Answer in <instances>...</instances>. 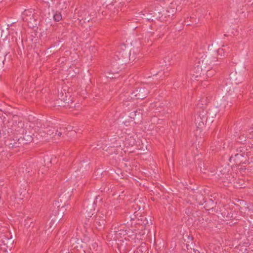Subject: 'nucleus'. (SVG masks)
Instances as JSON below:
<instances>
[{"label": "nucleus", "mask_w": 253, "mask_h": 253, "mask_svg": "<svg viewBox=\"0 0 253 253\" xmlns=\"http://www.w3.org/2000/svg\"><path fill=\"white\" fill-rule=\"evenodd\" d=\"M63 197L62 195H60L57 200L56 201L53 206L50 208V218L51 219L50 228L53 229L57 225V223L63 217L65 211H66L65 206V204L61 205L59 204L60 202H62Z\"/></svg>", "instance_id": "obj_1"}, {"label": "nucleus", "mask_w": 253, "mask_h": 253, "mask_svg": "<svg viewBox=\"0 0 253 253\" xmlns=\"http://www.w3.org/2000/svg\"><path fill=\"white\" fill-rule=\"evenodd\" d=\"M209 110L206 108L197 106L195 124L198 128H202L204 126L209 127Z\"/></svg>", "instance_id": "obj_2"}, {"label": "nucleus", "mask_w": 253, "mask_h": 253, "mask_svg": "<svg viewBox=\"0 0 253 253\" xmlns=\"http://www.w3.org/2000/svg\"><path fill=\"white\" fill-rule=\"evenodd\" d=\"M129 23H128V26L135 31L136 34L138 37L141 36V37H139V39L148 37V42H149V40L152 42L154 39L161 36L160 34L161 31H159L158 29L156 30V33L155 34L154 32L146 31L145 29L143 30V28H140L138 26L129 25Z\"/></svg>", "instance_id": "obj_3"}, {"label": "nucleus", "mask_w": 253, "mask_h": 253, "mask_svg": "<svg viewBox=\"0 0 253 253\" xmlns=\"http://www.w3.org/2000/svg\"><path fill=\"white\" fill-rule=\"evenodd\" d=\"M224 48H218L216 46V44H211L209 45L207 51V56L204 57L203 59H202V62L204 61L205 62V60L207 59V58L209 57L211 54H212V59L211 61L214 60L215 59H218V56H222V54L223 56L225 55V52L227 51L229 47L228 44L225 45H223Z\"/></svg>", "instance_id": "obj_4"}, {"label": "nucleus", "mask_w": 253, "mask_h": 253, "mask_svg": "<svg viewBox=\"0 0 253 253\" xmlns=\"http://www.w3.org/2000/svg\"><path fill=\"white\" fill-rule=\"evenodd\" d=\"M129 232V231L127 230V227L125 224L117 223L112 224L110 228L109 234H112V233H114L115 235L114 237V240H116L127 235Z\"/></svg>", "instance_id": "obj_5"}, {"label": "nucleus", "mask_w": 253, "mask_h": 253, "mask_svg": "<svg viewBox=\"0 0 253 253\" xmlns=\"http://www.w3.org/2000/svg\"><path fill=\"white\" fill-rule=\"evenodd\" d=\"M199 204L202 205L204 204V208L207 211H209V213L212 214H216L220 207L217 206V202H214L210 198H203V202H199Z\"/></svg>", "instance_id": "obj_6"}, {"label": "nucleus", "mask_w": 253, "mask_h": 253, "mask_svg": "<svg viewBox=\"0 0 253 253\" xmlns=\"http://www.w3.org/2000/svg\"><path fill=\"white\" fill-rule=\"evenodd\" d=\"M24 21L27 22L28 25L31 28H34L37 25V20L34 15V9H26L24 11L22 16Z\"/></svg>", "instance_id": "obj_7"}, {"label": "nucleus", "mask_w": 253, "mask_h": 253, "mask_svg": "<svg viewBox=\"0 0 253 253\" xmlns=\"http://www.w3.org/2000/svg\"><path fill=\"white\" fill-rule=\"evenodd\" d=\"M246 73V67L245 65H241L237 68L235 71L231 72L229 77L231 79L235 81V84H238L242 82V79L244 78Z\"/></svg>", "instance_id": "obj_8"}, {"label": "nucleus", "mask_w": 253, "mask_h": 253, "mask_svg": "<svg viewBox=\"0 0 253 253\" xmlns=\"http://www.w3.org/2000/svg\"><path fill=\"white\" fill-rule=\"evenodd\" d=\"M106 216L103 214H96L92 219L93 220V225L99 231H103L106 225Z\"/></svg>", "instance_id": "obj_9"}, {"label": "nucleus", "mask_w": 253, "mask_h": 253, "mask_svg": "<svg viewBox=\"0 0 253 253\" xmlns=\"http://www.w3.org/2000/svg\"><path fill=\"white\" fill-rule=\"evenodd\" d=\"M207 51L203 55L202 57L199 58L197 64H198V70L199 69H201L203 68H206V66H210L211 65H214L215 63L217 61V59H215L214 60L211 61L212 59V54H211L210 56L207 58V59L205 60V62L204 61L203 62H202V59L204 58V57L207 56Z\"/></svg>", "instance_id": "obj_10"}, {"label": "nucleus", "mask_w": 253, "mask_h": 253, "mask_svg": "<svg viewBox=\"0 0 253 253\" xmlns=\"http://www.w3.org/2000/svg\"><path fill=\"white\" fill-rule=\"evenodd\" d=\"M130 56V52L128 49H121L117 52L116 55V58L118 59L119 61V64H126ZM116 63H118L116 62Z\"/></svg>", "instance_id": "obj_11"}, {"label": "nucleus", "mask_w": 253, "mask_h": 253, "mask_svg": "<svg viewBox=\"0 0 253 253\" xmlns=\"http://www.w3.org/2000/svg\"><path fill=\"white\" fill-rule=\"evenodd\" d=\"M159 11L160 10L158 9L157 4H156L152 10L149 11L147 15L145 16V14H143V16H145L144 18L148 21L153 22L155 21V20L160 21V18L162 17V16L159 15Z\"/></svg>", "instance_id": "obj_12"}, {"label": "nucleus", "mask_w": 253, "mask_h": 253, "mask_svg": "<svg viewBox=\"0 0 253 253\" xmlns=\"http://www.w3.org/2000/svg\"><path fill=\"white\" fill-rule=\"evenodd\" d=\"M149 93V91L146 87L141 86L136 88L132 91L131 94L137 99H143L148 96Z\"/></svg>", "instance_id": "obj_13"}, {"label": "nucleus", "mask_w": 253, "mask_h": 253, "mask_svg": "<svg viewBox=\"0 0 253 253\" xmlns=\"http://www.w3.org/2000/svg\"><path fill=\"white\" fill-rule=\"evenodd\" d=\"M250 155H241V154L237 155L232 154V156L230 157V161H233L234 162L236 165H240L241 164H246L247 161L249 163L250 161L249 159Z\"/></svg>", "instance_id": "obj_14"}, {"label": "nucleus", "mask_w": 253, "mask_h": 253, "mask_svg": "<svg viewBox=\"0 0 253 253\" xmlns=\"http://www.w3.org/2000/svg\"><path fill=\"white\" fill-rule=\"evenodd\" d=\"M236 85L235 84V81L233 79H231L230 77L228 79H226L223 81V84H222V90H224V92L230 93V92H232L234 89V85Z\"/></svg>", "instance_id": "obj_15"}, {"label": "nucleus", "mask_w": 253, "mask_h": 253, "mask_svg": "<svg viewBox=\"0 0 253 253\" xmlns=\"http://www.w3.org/2000/svg\"><path fill=\"white\" fill-rule=\"evenodd\" d=\"M136 224L144 225L145 227L152 225V221L151 217L146 215H140L136 217Z\"/></svg>", "instance_id": "obj_16"}, {"label": "nucleus", "mask_w": 253, "mask_h": 253, "mask_svg": "<svg viewBox=\"0 0 253 253\" xmlns=\"http://www.w3.org/2000/svg\"><path fill=\"white\" fill-rule=\"evenodd\" d=\"M0 241L2 242V244L0 245L1 249H3L5 252L11 250L14 243V241L11 238L3 236Z\"/></svg>", "instance_id": "obj_17"}, {"label": "nucleus", "mask_w": 253, "mask_h": 253, "mask_svg": "<svg viewBox=\"0 0 253 253\" xmlns=\"http://www.w3.org/2000/svg\"><path fill=\"white\" fill-rule=\"evenodd\" d=\"M5 145L9 148H16L21 147V142L19 141V138L14 137V138L11 137L7 138L5 140Z\"/></svg>", "instance_id": "obj_18"}, {"label": "nucleus", "mask_w": 253, "mask_h": 253, "mask_svg": "<svg viewBox=\"0 0 253 253\" xmlns=\"http://www.w3.org/2000/svg\"><path fill=\"white\" fill-rule=\"evenodd\" d=\"M216 215L218 217L230 218L233 217V213L231 212L230 209L227 210L224 206H220Z\"/></svg>", "instance_id": "obj_19"}, {"label": "nucleus", "mask_w": 253, "mask_h": 253, "mask_svg": "<svg viewBox=\"0 0 253 253\" xmlns=\"http://www.w3.org/2000/svg\"><path fill=\"white\" fill-rule=\"evenodd\" d=\"M211 68L210 66H206V68H203V69H198V64L196 67H194V69L197 72V74H199L201 75L202 74L204 75V73H206V76L208 77H211L213 76L215 73V70H212V69H210Z\"/></svg>", "instance_id": "obj_20"}, {"label": "nucleus", "mask_w": 253, "mask_h": 253, "mask_svg": "<svg viewBox=\"0 0 253 253\" xmlns=\"http://www.w3.org/2000/svg\"><path fill=\"white\" fill-rule=\"evenodd\" d=\"M130 117L133 119L135 124H140L142 121V112L140 109L130 113Z\"/></svg>", "instance_id": "obj_21"}, {"label": "nucleus", "mask_w": 253, "mask_h": 253, "mask_svg": "<svg viewBox=\"0 0 253 253\" xmlns=\"http://www.w3.org/2000/svg\"><path fill=\"white\" fill-rule=\"evenodd\" d=\"M22 135V136L19 137V141H20V142H21L22 147L34 140V137L29 134H27L26 130L24 132V134Z\"/></svg>", "instance_id": "obj_22"}, {"label": "nucleus", "mask_w": 253, "mask_h": 253, "mask_svg": "<svg viewBox=\"0 0 253 253\" xmlns=\"http://www.w3.org/2000/svg\"><path fill=\"white\" fill-rule=\"evenodd\" d=\"M88 165H89V163H88V160L87 159H86L85 160H83V161H82L80 163L78 169L75 171V172L77 174L76 176H78L79 175V173H78L79 172H84V171H86L87 170V168H88Z\"/></svg>", "instance_id": "obj_23"}, {"label": "nucleus", "mask_w": 253, "mask_h": 253, "mask_svg": "<svg viewBox=\"0 0 253 253\" xmlns=\"http://www.w3.org/2000/svg\"><path fill=\"white\" fill-rule=\"evenodd\" d=\"M71 243L74 249L84 248V244L83 243L82 238L79 239L77 237H72Z\"/></svg>", "instance_id": "obj_24"}, {"label": "nucleus", "mask_w": 253, "mask_h": 253, "mask_svg": "<svg viewBox=\"0 0 253 253\" xmlns=\"http://www.w3.org/2000/svg\"><path fill=\"white\" fill-rule=\"evenodd\" d=\"M185 237L187 238V239H184V242H186V243L185 244L183 243V244L185 245L187 250H192L196 246L195 244L193 242L194 239L193 236L186 234Z\"/></svg>", "instance_id": "obj_25"}, {"label": "nucleus", "mask_w": 253, "mask_h": 253, "mask_svg": "<svg viewBox=\"0 0 253 253\" xmlns=\"http://www.w3.org/2000/svg\"><path fill=\"white\" fill-rule=\"evenodd\" d=\"M84 206L86 210H88V211H95L96 206L95 203H92V199L89 198L86 199L84 203Z\"/></svg>", "instance_id": "obj_26"}, {"label": "nucleus", "mask_w": 253, "mask_h": 253, "mask_svg": "<svg viewBox=\"0 0 253 253\" xmlns=\"http://www.w3.org/2000/svg\"><path fill=\"white\" fill-rule=\"evenodd\" d=\"M8 37H10L8 28L1 30L0 32V43H1L2 42H7Z\"/></svg>", "instance_id": "obj_27"}, {"label": "nucleus", "mask_w": 253, "mask_h": 253, "mask_svg": "<svg viewBox=\"0 0 253 253\" xmlns=\"http://www.w3.org/2000/svg\"><path fill=\"white\" fill-rule=\"evenodd\" d=\"M175 12V8L168 7L165 8V15L166 16L167 21H169L171 19V18L173 16Z\"/></svg>", "instance_id": "obj_28"}, {"label": "nucleus", "mask_w": 253, "mask_h": 253, "mask_svg": "<svg viewBox=\"0 0 253 253\" xmlns=\"http://www.w3.org/2000/svg\"><path fill=\"white\" fill-rule=\"evenodd\" d=\"M234 154H236V155L241 154V155H246L251 156V153L248 152V149L246 146H241L237 149Z\"/></svg>", "instance_id": "obj_29"}, {"label": "nucleus", "mask_w": 253, "mask_h": 253, "mask_svg": "<svg viewBox=\"0 0 253 253\" xmlns=\"http://www.w3.org/2000/svg\"><path fill=\"white\" fill-rule=\"evenodd\" d=\"M24 124L22 122H19L16 125L14 126L15 130L21 134H24L26 131L24 128Z\"/></svg>", "instance_id": "obj_30"}, {"label": "nucleus", "mask_w": 253, "mask_h": 253, "mask_svg": "<svg viewBox=\"0 0 253 253\" xmlns=\"http://www.w3.org/2000/svg\"><path fill=\"white\" fill-rule=\"evenodd\" d=\"M158 9H159L160 11H159V15L162 16V17L160 18V21H167L166 16L165 15V8L162 7L159 4H157Z\"/></svg>", "instance_id": "obj_31"}, {"label": "nucleus", "mask_w": 253, "mask_h": 253, "mask_svg": "<svg viewBox=\"0 0 253 253\" xmlns=\"http://www.w3.org/2000/svg\"><path fill=\"white\" fill-rule=\"evenodd\" d=\"M209 111H211L210 112L209 111L208 113V116H209V124L210 126L211 123H212L213 121V119L215 117L216 114L219 111L217 109L212 110L211 111V110H209Z\"/></svg>", "instance_id": "obj_32"}, {"label": "nucleus", "mask_w": 253, "mask_h": 253, "mask_svg": "<svg viewBox=\"0 0 253 253\" xmlns=\"http://www.w3.org/2000/svg\"><path fill=\"white\" fill-rule=\"evenodd\" d=\"M115 66V65H114L112 69L110 70V72L108 73V75L106 76L107 78H109L110 79H115L117 78V75L119 73V71L116 70Z\"/></svg>", "instance_id": "obj_33"}, {"label": "nucleus", "mask_w": 253, "mask_h": 253, "mask_svg": "<svg viewBox=\"0 0 253 253\" xmlns=\"http://www.w3.org/2000/svg\"><path fill=\"white\" fill-rule=\"evenodd\" d=\"M59 99L60 100L61 102L60 103H66V102H69L71 100V96H68L67 95L64 96V94L62 92L59 94Z\"/></svg>", "instance_id": "obj_34"}, {"label": "nucleus", "mask_w": 253, "mask_h": 253, "mask_svg": "<svg viewBox=\"0 0 253 253\" xmlns=\"http://www.w3.org/2000/svg\"><path fill=\"white\" fill-rule=\"evenodd\" d=\"M138 253H148V248L145 243H142L136 249Z\"/></svg>", "instance_id": "obj_35"}, {"label": "nucleus", "mask_w": 253, "mask_h": 253, "mask_svg": "<svg viewBox=\"0 0 253 253\" xmlns=\"http://www.w3.org/2000/svg\"><path fill=\"white\" fill-rule=\"evenodd\" d=\"M59 106L64 107H68L69 108H72L76 107V104L73 100V98L71 97V100L69 102H66V103H59Z\"/></svg>", "instance_id": "obj_36"}, {"label": "nucleus", "mask_w": 253, "mask_h": 253, "mask_svg": "<svg viewBox=\"0 0 253 253\" xmlns=\"http://www.w3.org/2000/svg\"><path fill=\"white\" fill-rule=\"evenodd\" d=\"M82 11V13H81V15L80 16V17H82V19L83 20H84V22H85L86 21H87V22H89L90 20H91V15H89L88 16L86 17V13L85 12V11H83V10H80V11Z\"/></svg>", "instance_id": "obj_37"}, {"label": "nucleus", "mask_w": 253, "mask_h": 253, "mask_svg": "<svg viewBox=\"0 0 253 253\" xmlns=\"http://www.w3.org/2000/svg\"><path fill=\"white\" fill-rule=\"evenodd\" d=\"M135 144V140L132 137L126 139L125 144H128L129 146H132Z\"/></svg>", "instance_id": "obj_38"}, {"label": "nucleus", "mask_w": 253, "mask_h": 253, "mask_svg": "<svg viewBox=\"0 0 253 253\" xmlns=\"http://www.w3.org/2000/svg\"><path fill=\"white\" fill-rule=\"evenodd\" d=\"M248 169L253 172V154L249 159Z\"/></svg>", "instance_id": "obj_39"}, {"label": "nucleus", "mask_w": 253, "mask_h": 253, "mask_svg": "<svg viewBox=\"0 0 253 253\" xmlns=\"http://www.w3.org/2000/svg\"><path fill=\"white\" fill-rule=\"evenodd\" d=\"M62 19V16L60 13L56 12L53 15V19L56 22L59 21Z\"/></svg>", "instance_id": "obj_40"}, {"label": "nucleus", "mask_w": 253, "mask_h": 253, "mask_svg": "<svg viewBox=\"0 0 253 253\" xmlns=\"http://www.w3.org/2000/svg\"><path fill=\"white\" fill-rule=\"evenodd\" d=\"M102 201V198L100 197L99 195L95 197V198L94 199V201H92V203H95V206H97V205L98 203H100Z\"/></svg>", "instance_id": "obj_41"}, {"label": "nucleus", "mask_w": 253, "mask_h": 253, "mask_svg": "<svg viewBox=\"0 0 253 253\" xmlns=\"http://www.w3.org/2000/svg\"><path fill=\"white\" fill-rule=\"evenodd\" d=\"M90 239L88 237L84 236L82 239L83 243L84 244V248L86 247L87 243L89 242Z\"/></svg>", "instance_id": "obj_42"}, {"label": "nucleus", "mask_w": 253, "mask_h": 253, "mask_svg": "<svg viewBox=\"0 0 253 253\" xmlns=\"http://www.w3.org/2000/svg\"><path fill=\"white\" fill-rule=\"evenodd\" d=\"M95 213V211H94V212L93 211H88V210H86V211H85V214H86V217H91Z\"/></svg>", "instance_id": "obj_43"}, {"label": "nucleus", "mask_w": 253, "mask_h": 253, "mask_svg": "<svg viewBox=\"0 0 253 253\" xmlns=\"http://www.w3.org/2000/svg\"><path fill=\"white\" fill-rule=\"evenodd\" d=\"M238 181V184H239L238 186L240 187V188H242L245 187V186H244L245 183H244V181L243 180L238 179V180H236V182L237 183Z\"/></svg>", "instance_id": "obj_44"}, {"label": "nucleus", "mask_w": 253, "mask_h": 253, "mask_svg": "<svg viewBox=\"0 0 253 253\" xmlns=\"http://www.w3.org/2000/svg\"><path fill=\"white\" fill-rule=\"evenodd\" d=\"M4 58L3 57H0V70H2L4 65Z\"/></svg>", "instance_id": "obj_45"}, {"label": "nucleus", "mask_w": 253, "mask_h": 253, "mask_svg": "<svg viewBox=\"0 0 253 253\" xmlns=\"http://www.w3.org/2000/svg\"><path fill=\"white\" fill-rule=\"evenodd\" d=\"M6 130H4L2 129L0 131V137H3L4 138L6 137L7 134L6 133Z\"/></svg>", "instance_id": "obj_46"}, {"label": "nucleus", "mask_w": 253, "mask_h": 253, "mask_svg": "<svg viewBox=\"0 0 253 253\" xmlns=\"http://www.w3.org/2000/svg\"><path fill=\"white\" fill-rule=\"evenodd\" d=\"M128 237L131 238L132 240L135 239L136 237V233H134L132 232V234L128 235Z\"/></svg>", "instance_id": "obj_47"}, {"label": "nucleus", "mask_w": 253, "mask_h": 253, "mask_svg": "<svg viewBox=\"0 0 253 253\" xmlns=\"http://www.w3.org/2000/svg\"><path fill=\"white\" fill-rule=\"evenodd\" d=\"M185 213L188 215H190L191 214V211L189 208H187L185 210Z\"/></svg>", "instance_id": "obj_48"}, {"label": "nucleus", "mask_w": 253, "mask_h": 253, "mask_svg": "<svg viewBox=\"0 0 253 253\" xmlns=\"http://www.w3.org/2000/svg\"><path fill=\"white\" fill-rule=\"evenodd\" d=\"M192 250L194 251V253H200V251L198 249H196L195 247Z\"/></svg>", "instance_id": "obj_49"}, {"label": "nucleus", "mask_w": 253, "mask_h": 253, "mask_svg": "<svg viewBox=\"0 0 253 253\" xmlns=\"http://www.w3.org/2000/svg\"><path fill=\"white\" fill-rule=\"evenodd\" d=\"M198 167L200 168V170L203 171V170H202V165L201 163L198 164Z\"/></svg>", "instance_id": "obj_50"}, {"label": "nucleus", "mask_w": 253, "mask_h": 253, "mask_svg": "<svg viewBox=\"0 0 253 253\" xmlns=\"http://www.w3.org/2000/svg\"><path fill=\"white\" fill-rule=\"evenodd\" d=\"M56 134H57V135H58V136H60L61 135V134H62V132H60V131H58L57 130V133H56Z\"/></svg>", "instance_id": "obj_51"}, {"label": "nucleus", "mask_w": 253, "mask_h": 253, "mask_svg": "<svg viewBox=\"0 0 253 253\" xmlns=\"http://www.w3.org/2000/svg\"><path fill=\"white\" fill-rule=\"evenodd\" d=\"M134 20H135V19H134ZM135 22L134 21H133V22H132L131 21H129H129L127 22V24L128 25V23L129 22H130V23H129V25H132L131 24V23H133V22Z\"/></svg>", "instance_id": "obj_52"}, {"label": "nucleus", "mask_w": 253, "mask_h": 253, "mask_svg": "<svg viewBox=\"0 0 253 253\" xmlns=\"http://www.w3.org/2000/svg\"><path fill=\"white\" fill-rule=\"evenodd\" d=\"M127 219H129L130 220H134V218H132L131 216H128V217H127Z\"/></svg>", "instance_id": "obj_53"}, {"label": "nucleus", "mask_w": 253, "mask_h": 253, "mask_svg": "<svg viewBox=\"0 0 253 253\" xmlns=\"http://www.w3.org/2000/svg\"><path fill=\"white\" fill-rule=\"evenodd\" d=\"M155 26V24H152L150 25V28H151V29H153V27H154V26Z\"/></svg>", "instance_id": "obj_54"}, {"label": "nucleus", "mask_w": 253, "mask_h": 253, "mask_svg": "<svg viewBox=\"0 0 253 253\" xmlns=\"http://www.w3.org/2000/svg\"><path fill=\"white\" fill-rule=\"evenodd\" d=\"M60 253H67V251L66 250H63V251H61Z\"/></svg>", "instance_id": "obj_55"}, {"label": "nucleus", "mask_w": 253, "mask_h": 253, "mask_svg": "<svg viewBox=\"0 0 253 253\" xmlns=\"http://www.w3.org/2000/svg\"><path fill=\"white\" fill-rule=\"evenodd\" d=\"M249 131L250 133H253V130H252V129H249Z\"/></svg>", "instance_id": "obj_56"}, {"label": "nucleus", "mask_w": 253, "mask_h": 253, "mask_svg": "<svg viewBox=\"0 0 253 253\" xmlns=\"http://www.w3.org/2000/svg\"><path fill=\"white\" fill-rule=\"evenodd\" d=\"M133 253H138L137 252V250H136L135 251H134Z\"/></svg>", "instance_id": "obj_57"}, {"label": "nucleus", "mask_w": 253, "mask_h": 253, "mask_svg": "<svg viewBox=\"0 0 253 253\" xmlns=\"http://www.w3.org/2000/svg\"><path fill=\"white\" fill-rule=\"evenodd\" d=\"M110 5H113V2L110 3V4L108 5L107 6H109Z\"/></svg>", "instance_id": "obj_58"}, {"label": "nucleus", "mask_w": 253, "mask_h": 253, "mask_svg": "<svg viewBox=\"0 0 253 253\" xmlns=\"http://www.w3.org/2000/svg\"><path fill=\"white\" fill-rule=\"evenodd\" d=\"M14 33L15 34V35H17V32H15Z\"/></svg>", "instance_id": "obj_59"}, {"label": "nucleus", "mask_w": 253, "mask_h": 253, "mask_svg": "<svg viewBox=\"0 0 253 253\" xmlns=\"http://www.w3.org/2000/svg\"><path fill=\"white\" fill-rule=\"evenodd\" d=\"M18 34H19V39H20V33H18Z\"/></svg>", "instance_id": "obj_60"}, {"label": "nucleus", "mask_w": 253, "mask_h": 253, "mask_svg": "<svg viewBox=\"0 0 253 253\" xmlns=\"http://www.w3.org/2000/svg\"><path fill=\"white\" fill-rule=\"evenodd\" d=\"M190 24L188 23V22H187V25H189Z\"/></svg>", "instance_id": "obj_61"}, {"label": "nucleus", "mask_w": 253, "mask_h": 253, "mask_svg": "<svg viewBox=\"0 0 253 253\" xmlns=\"http://www.w3.org/2000/svg\"><path fill=\"white\" fill-rule=\"evenodd\" d=\"M67 253H72V252H69L67 251Z\"/></svg>", "instance_id": "obj_62"}]
</instances>
